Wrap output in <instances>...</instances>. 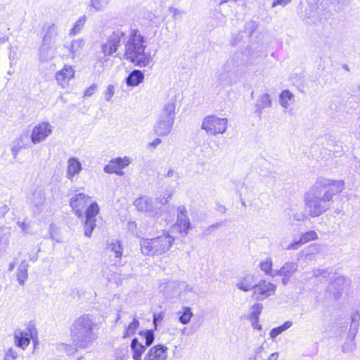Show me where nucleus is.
<instances>
[{
    "label": "nucleus",
    "instance_id": "69168bd1",
    "mask_svg": "<svg viewBox=\"0 0 360 360\" xmlns=\"http://www.w3.org/2000/svg\"><path fill=\"white\" fill-rule=\"evenodd\" d=\"M162 319H163V315L162 314H154L153 323L155 324V328L157 327L158 322L162 321Z\"/></svg>",
    "mask_w": 360,
    "mask_h": 360
},
{
    "label": "nucleus",
    "instance_id": "603ef678",
    "mask_svg": "<svg viewBox=\"0 0 360 360\" xmlns=\"http://www.w3.org/2000/svg\"><path fill=\"white\" fill-rule=\"evenodd\" d=\"M257 25L255 21L250 20L246 23L244 32L250 37L257 29Z\"/></svg>",
    "mask_w": 360,
    "mask_h": 360
},
{
    "label": "nucleus",
    "instance_id": "ea45409f",
    "mask_svg": "<svg viewBox=\"0 0 360 360\" xmlns=\"http://www.w3.org/2000/svg\"><path fill=\"white\" fill-rule=\"evenodd\" d=\"M99 207L96 202L91 203L85 212L86 220L96 221V217L98 214Z\"/></svg>",
    "mask_w": 360,
    "mask_h": 360
},
{
    "label": "nucleus",
    "instance_id": "49530a36",
    "mask_svg": "<svg viewBox=\"0 0 360 360\" xmlns=\"http://www.w3.org/2000/svg\"><path fill=\"white\" fill-rule=\"evenodd\" d=\"M172 195V193L170 191H165L162 195L155 200L156 205L160 204V207H162V205L167 203Z\"/></svg>",
    "mask_w": 360,
    "mask_h": 360
},
{
    "label": "nucleus",
    "instance_id": "7c9ffc66",
    "mask_svg": "<svg viewBox=\"0 0 360 360\" xmlns=\"http://www.w3.org/2000/svg\"><path fill=\"white\" fill-rule=\"evenodd\" d=\"M84 45L85 40L84 39H77L72 41L69 47V51L72 55V58H75L76 56L80 54L81 51Z\"/></svg>",
    "mask_w": 360,
    "mask_h": 360
},
{
    "label": "nucleus",
    "instance_id": "ddd939ff",
    "mask_svg": "<svg viewBox=\"0 0 360 360\" xmlns=\"http://www.w3.org/2000/svg\"><path fill=\"white\" fill-rule=\"evenodd\" d=\"M187 210L184 205L177 207V221L172 227V231H178L181 234L186 235L191 227L190 220L186 214Z\"/></svg>",
    "mask_w": 360,
    "mask_h": 360
},
{
    "label": "nucleus",
    "instance_id": "58836bf2",
    "mask_svg": "<svg viewBox=\"0 0 360 360\" xmlns=\"http://www.w3.org/2000/svg\"><path fill=\"white\" fill-rule=\"evenodd\" d=\"M86 16L82 15L78 18V20L75 22L74 26L69 31L70 36H75L79 33L83 29L86 22Z\"/></svg>",
    "mask_w": 360,
    "mask_h": 360
},
{
    "label": "nucleus",
    "instance_id": "f03ea898",
    "mask_svg": "<svg viewBox=\"0 0 360 360\" xmlns=\"http://www.w3.org/2000/svg\"><path fill=\"white\" fill-rule=\"evenodd\" d=\"M98 325L94 317L83 314L75 319L70 327L73 344L78 348L89 347L98 338Z\"/></svg>",
    "mask_w": 360,
    "mask_h": 360
},
{
    "label": "nucleus",
    "instance_id": "a19ab883",
    "mask_svg": "<svg viewBox=\"0 0 360 360\" xmlns=\"http://www.w3.org/2000/svg\"><path fill=\"white\" fill-rule=\"evenodd\" d=\"M272 266V261L270 258L266 259L259 264V267L262 271L268 276L274 277L276 276V275L274 274L276 269H273Z\"/></svg>",
    "mask_w": 360,
    "mask_h": 360
},
{
    "label": "nucleus",
    "instance_id": "de8ad7c7",
    "mask_svg": "<svg viewBox=\"0 0 360 360\" xmlns=\"http://www.w3.org/2000/svg\"><path fill=\"white\" fill-rule=\"evenodd\" d=\"M139 326V322L137 319H134L133 321L128 326L126 329L124 337L131 336L134 335Z\"/></svg>",
    "mask_w": 360,
    "mask_h": 360
},
{
    "label": "nucleus",
    "instance_id": "774afa93",
    "mask_svg": "<svg viewBox=\"0 0 360 360\" xmlns=\"http://www.w3.org/2000/svg\"><path fill=\"white\" fill-rule=\"evenodd\" d=\"M278 356L279 354L278 352H274L271 354L268 353V360H277Z\"/></svg>",
    "mask_w": 360,
    "mask_h": 360
},
{
    "label": "nucleus",
    "instance_id": "c03bdc74",
    "mask_svg": "<svg viewBox=\"0 0 360 360\" xmlns=\"http://www.w3.org/2000/svg\"><path fill=\"white\" fill-rule=\"evenodd\" d=\"M356 333H350L349 335V340L342 345L343 352H352L356 348V344L354 341Z\"/></svg>",
    "mask_w": 360,
    "mask_h": 360
},
{
    "label": "nucleus",
    "instance_id": "72a5a7b5",
    "mask_svg": "<svg viewBox=\"0 0 360 360\" xmlns=\"http://www.w3.org/2000/svg\"><path fill=\"white\" fill-rule=\"evenodd\" d=\"M28 264L27 262L24 260L22 261L20 264L19 265L18 270H17V278L20 285H24L25 281L27 278L28 274H27V269H28Z\"/></svg>",
    "mask_w": 360,
    "mask_h": 360
},
{
    "label": "nucleus",
    "instance_id": "c756f323",
    "mask_svg": "<svg viewBox=\"0 0 360 360\" xmlns=\"http://www.w3.org/2000/svg\"><path fill=\"white\" fill-rule=\"evenodd\" d=\"M177 315L179 316V321L181 324L186 325L193 316V313L191 307L183 306L181 310L177 312Z\"/></svg>",
    "mask_w": 360,
    "mask_h": 360
},
{
    "label": "nucleus",
    "instance_id": "2f4dec72",
    "mask_svg": "<svg viewBox=\"0 0 360 360\" xmlns=\"http://www.w3.org/2000/svg\"><path fill=\"white\" fill-rule=\"evenodd\" d=\"M122 246L120 241L114 243V266H122L127 262L126 259L123 260L122 258Z\"/></svg>",
    "mask_w": 360,
    "mask_h": 360
},
{
    "label": "nucleus",
    "instance_id": "a211bd4d",
    "mask_svg": "<svg viewBox=\"0 0 360 360\" xmlns=\"http://www.w3.org/2000/svg\"><path fill=\"white\" fill-rule=\"evenodd\" d=\"M168 348L162 345L152 347L145 355L143 360H166Z\"/></svg>",
    "mask_w": 360,
    "mask_h": 360
},
{
    "label": "nucleus",
    "instance_id": "052dcab7",
    "mask_svg": "<svg viewBox=\"0 0 360 360\" xmlns=\"http://www.w3.org/2000/svg\"><path fill=\"white\" fill-rule=\"evenodd\" d=\"M158 119L164 120V121H170L171 123L174 124L175 117H169L168 115L160 113Z\"/></svg>",
    "mask_w": 360,
    "mask_h": 360
},
{
    "label": "nucleus",
    "instance_id": "0eeeda50",
    "mask_svg": "<svg viewBox=\"0 0 360 360\" xmlns=\"http://www.w3.org/2000/svg\"><path fill=\"white\" fill-rule=\"evenodd\" d=\"M258 57V53L246 51L245 52L236 53L229 59L226 65L236 68L238 70H242L244 67L247 68L256 62Z\"/></svg>",
    "mask_w": 360,
    "mask_h": 360
},
{
    "label": "nucleus",
    "instance_id": "6e6552de",
    "mask_svg": "<svg viewBox=\"0 0 360 360\" xmlns=\"http://www.w3.org/2000/svg\"><path fill=\"white\" fill-rule=\"evenodd\" d=\"M134 205L139 211L146 213L149 217L157 218L161 216V207L148 196L143 195L136 199Z\"/></svg>",
    "mask_w": 360,
    "mask_h": 360
},
{
    "label": "nucleus",
    "instance_id": "bf43d9fd",
    "mask_svg": "<svg viewBox=\"0 0 360 360\" xmlns=\"http://www.w3.org/2000/svg\"><path fill=\"white\" fill-rule=\"evenodd\" d=\"M96 90V86L95 84H92L84 92V96H91L94 94Z\"/></svg>",
    "mask_w": 360,
    "mask_h": 360
},
{
    "label": "nucleus",
    "instance_id": "9b49d317",
    "mask_svg": "<svg viewBox=\"0 0 360 360\" xmlns=\"http://www.w3.org/2000/svg\"><path fill=\"white\" fill-rule=\"evenodd\" d=\"M37 331L33 324H29L24 330H17L14 334L15 345L25 349L37 338Z\"/></svg>",
    "mask_w": 360,
    "mask_h": 360
},
{
    "label": "nucleus",
    "instance_id": "393cba45",
    "mask_svg": "<svg viewBox=\"0 0 360 360\" xmlns=\"http://www.w3.org/2000/svg\"><path fill=\"white\" fill-rule=\"evenodd\" d=\"M11 236V229L7 226L0 228V252H5L9 245Z\"/></svg>",
    "mask_w": 360,
    "mask_h": 360
},
{
    "label": "nucleus",
    "instance_id": "cd10ccee",
    "mask_svg": "<svg viewBox=\"0 0 360 360\" xmlns=\"http://www.w3.org/2000/svg\"><path fill=\"white\" fill-rule=\"evenodd\" d=\"M271 106V100L268 94H263L257 98L255 104V112L259 115L262 114L263 109L270 108Z\"/></svg>",
    "mask_w": 360,
    "mask_h": 360
},
{
    "label": "nucleus",
    "instance_id": "8fccbe9b",
    "mask_svg": "<svg viewBox=\"0 0 360 360\" xmlns=\"http://www.w3.org/2000/svg\"><path fill=\"white\" fill-rule=\"evenodd\" d=\"M110 0H91L90 6L96 11L103 10L108 5Z\"/></svg>",
    "mask_w": 360,
    "mask_h": 360
},
{
    "label": "nucleus",
    "instance_id": "39448f33",
    "mask_svg": "<svg viewBox=\"0 0 360 360\" xmlns=\"http://www.w3.org/2000/svg\"><path fill=\"white\" fill-rule=\"evenodd\" d=\"M228 120L214 115L206 116L202 122L201 128L207 134L213 136L223 134L227 128Z\"/></svg>",
    "mask_w": 360,
    "mask_h": 360
},
{
    "label": "nucleus",
    "instance_id": "864d4df0",
    "mask_svg": "<svg viewBox=\"0 0 360 360\" xmlns=\"http://www.w3.org/2000/svg\"><path fill=\"white\" fill-rule=\"evenodd\" d=\"M78 347H76L75 345L74 346L69 345L68 344H60L58 346V348L60 351H63L67 353V354L70 355L73 354Z\"/></svg>",
    "mask_w": 360,
    "mask_h": 360
},
{
    "label": "nucleus",
    "instance_id": "5701e85b",
    "mask_svg": "<svg viewBox=\"0 0 360 360\" xmlns=\"http://www.w3.org/2000/svg\"><path fill=\"white\" fill-rule=\"evenodd\" d=\"M298 265L295 262H286L279 270H275L276 276L290 278L297 270Z\"/></svg>",
    "mask_w": 360,
    "mask_h": 360
},
{
    "label": "nucleus",
    "instance_id": "20e7f679",
    "mask_svg": "<svg viewBox=\"0 0 360 360\" xmlns=\"http://www.w3.org/2000/svg\"><path fill=\"white\" fill-rule=\"evenodd\" d=\"M174 241V238L167 232L151 239H141L140 241L141 250L143 255H162L169 250Z\"/></svg>",
    "mask_w": 360,
    "mask_h": 360
},
{
    "label": "nucleus",
    "instance_id": "680f3d73",
    "mask_svg": "<svg viewBox=\"0 0 360 360\" xmlns=\"http://www.w3.org/2000/svg\"><path fill=\"white\" fill-rule=\"evenodd\" d=\"M112 86L108 85V86L107 88V91L105 93V98L106 101H110L111 99V98L112 96Z\"/></svg>",
    "mask_w": 360,
    "mask_h": 360
},
{
    "label": "nucleus",
    "instance_id": "338daca9",
    "mask_svg": "<svg viewBox=\"0 0 360 360\" xmlns=\"http://www.w3.org/2000/svg\"><path fill=\"white\" fill-rule=\"evenodd\" d=\"M162 142L161 139L159 138H156L153 141L149 143V146L152 148L157 147Z\"/></svg>",
    "mask_w": 360,
    "mask_h": 360
},
{
    "label": "nucleus",
    "instance_id": "9d476101",
    "mask_svg": "<svg viewBox=\"0 0 360 360\" xmlns=\"http://www.w3.org/2000/svg\"><path fill=\"white\" fill-rule=\"evenodd\" d=\"M53 127L49 122L43 121L34 126L30 139L33 144L44 141L53 132Z\"/></svg>",
    "mask_w": 360,
    "mask_h": 360
},
{
    "label": "nucleus",
    "instance_id": "6e6d98bb",
    "mask_svg": "<svg viewBox=\"0 0 360 360\" xmlns=\"http://www.w3.org/2000/svg\"><path fill=\"white\" fill-rule=\"evenodd\" d=\"M102 274L108 281H110L112 278L111 269L108 266H104L101 270Z\"/></svg>",
    "mask_w": 360,
    "mask_h": 360
},
{
    "label": "nucleus",
    "instance_id": "aec40b11",
    "mask_svg": "<svg viewBox=\"0 0 360 360\" xmlns=\"http://www.w3.org/2000/svg\"><path fill=\"white\" fill-rule=\"evenodd\" d=\"M256 283V278L253 274H247L237 279L236 285L243 292L253 290Z\"/></svg>",
    "mask_w": 360,
    "mask_h": 360
},
{
    "label": "nucleus",
    "instance_id": "4468645a",
    "mask_svg": "<svg viewBox=\"0 0 360 360\" xmlns=\"http://www.w3.org/2000/svg\"><path fill=\"white\" fill-rule=\"evenodd\" d=\"M90 196L84 193H75L70 200L72 211L78 217H83V210L90 201Z\"/></svg>",
    "mask_w": 360,
    "mask_h": 360
},
{
    "label": "nucleus",
    "instance_id": "1a4fd4ad",
    "mask_svg": "<svg viewBox=\"0 0 360 360\" xmlns=\"http://www.w3.org/2000/svg\"><path fill=\"white\" fill-rule=\"evenodd\" d=\"M276 290V285L266 280H260L256 282L252 290V297L257 301H263L273 295Z\"/></svg>",
    "mask_w": 360,
    "mask_h": 360
},
{
    "label": "nucleus",
    "instance_id": "c9c22d12",
    "mask_svg": "<svg viewBox=\"0 0 360 360\" xmlns=\"http://www.w3.org/2000/svg\"><path fill=\"white\" fill-rule=\"evenodd\" d=\"M350 281L345 276H338L335 277L333 282L330 283L329 288L331 290L333 288L337 286L338 291L342 290L345 287L349 285Z\"/></svg>",
    "mask_w": 360,
    "mask_h": 360
},
{
    "label": "nucleus",
    "instance_id": "b1692460",
    "mask_svg": "<svg viewBox=\"0 0 360 360\" xmlns=\"http://www.w3.org/2000/svg\"><path fill=\"white\" fill-rule=\"evenodd\" d=\"M172 123L170 121H164L158 119L154 127V131L158 136H167L169 134L173 127Z\"/></svg>",
    "mask_w": 360,
    "mask_h": 360
},
{
    "label": "nucleus",
    "instance_id": "4be33fe9",
    "mask_svg": "<svg viewBox=\"0 0 360 360\" xmlns=\"http://www.w3.org/2000/svg\"><path fill=\"white\" fill-rule=\"evenodd\" d=\"M28 132L25 131L16 137L12 142L11 153L14 158H16L19 152L27 146Z\"/></svg>",
    "mask_w": 360,
    "mask_h": 360
},
{
    "label": "nucleus",
    "instance_id": "f257e3e1",
    "mask_svg": "<svg viewBox=\"0 0 360 360\" xmlns=\"http://www.w3.org/2000/svg\"><path fill=\"white\" fill-rule=\"evenodd\" d=\"M344 188L343 181L318 179L304 196L305 206L309 214L316 217L326 212L333 202V197L340 193Z\"/></svg>",
    "mask_w": 360,
    "mask_h": 360
},
{
    "label": "nucleus",
    "instance_id": "473e14b6",
    "mask_svg": "<svg viewBox=\"0 0 360 360\" xmlns=\"http://www.w3.org/2000/svg\"><path fill=\"white\" fill-rule=\"evenodd\" d=\"M50 45L51 44L43 42V44L40 47L39 58L41 61H48L53 58L54 52Z\"/></svg>",
    "mask_w": 360,
    "mask_h": 360
},
{
    "label": "nucleus",
    "instance_id": "f704fd0d",
    "mask_svg": "<svg viewBox=\"0 0 360 360\" xmlns=\"http://www.w3.org/2000/svg\"><path fill=\"white\" fill-rule=\"evenodd\" d=\"M281 105L287 108L294 103V95L288 90L283 91L279 96Z\"/></svg>",
    "mask_w": 360,
    "mask_h": 360
},
{
    "label": "nucleus",
    "instance_id": "a878e982",
    "mask_svg": "<svg viewBox=\"0 0 360 360\" xmlns=\"http://www.w3.org/2000/svg\"><path fill=\"white\" fill-rule=\"evenodd\" d=\"M131 162V159L129 157L114 158V174L123 176L124 172L123 169L128 167Z\"/></svg>",
    "mask_w": 360,
    "mask_h": 360
},
{
    "label": "nucleus",
    "instance_id": "6ab92c4d",
    "mask_svg": "<svg viewBox=\"0 0 360 360\" xmlns=\"http://www.w3.org/2000/svg\"><path fill=\"white\" fill-rule=\"evenodd\" d=\"M112 54V40L110 36L105 41L101 44V51L97 53L98 60L105 64L110 60Z\"/></svg>",
    "mask_w": 360,
    "mask_h": 360
},
{
    "label": "nucleus",
    "instance_id": "bb28decb",
    "mask_svg": "<svg viewBox=\"0 0 360 360\" xmlns=\"http://www.w3.org/2000/svg\"><path fill=\"white\" fill-rule=\"evenodd\" d=\"M144 79V74L139 70H134L126 78V84L128 86H136Z\"/></svg>",
    "mask_w": 360,
    "mask_h": 360
},
{
    "label": "nucleus",
    "instance_id": "37998d69",
    "mask_svg": "<svg viewBox=\"0 0 360 360\" xmlns=\"http://www.w3.org/2000/svg\"><path fill=\"white\" fill-rule=\"evenodd\" d=\"M263 306L260 303L254 304L250 308V313L248 319H259V317L262 313Z\"/></svg>",
    "mask_w": 360,
    "mask_h": 360
},
{
    "label": "nucleus",
    "instance_id": "423d86ee",
    "mask_svg": "<svg viewBox=\"0 0 360 360\" xmlns=\"http://www.w3.org/2000/svg\"><path fill=\"white\" fill-rule=\"evenodd\" d=\"M139 335L144 340L145 345L140 342L138 338H134L131 342V349L133 352L132 358L134 360H142V354L146 350V346H150L154 341L155 335L153 330L140 331Z\"/></svg>",
    "mask_w": 360,
    "mask_h": 360
},
{
    "label": "nucleus",
    "instance_id": "4d7b16f0",
    "mask_svg": "<svg viewBox=\"0 0 360 360\" xmlns=\"http://www.w3.org/2000/svg\"><path fill=\"white\" fill-rule=\"evenodd\" d=\"M291 1L292 0H274L271 4V8H275L277 6H285Z\"/></svg>",
    "mask_w": 360,
    "mask_h": 360
},
{
    "label": "nucleus",
    "instance_id": "e433bc0d",
    "mask_svg": "<svg viewBox=\"0 0 360 360\" xmlns=\"http://www.w3.org/2000/svg\"><path fill=\"white\" fill-rule=\"evenodd\" d=\"M321 251V245L319 244L313 243L303 249L302 253L306 259H310L311 256L319 254Z\"/></svg>",
    "mask_w": 360,
    "mask_h": 360
},
{
    "label": "nucleus",
    "instance_id": "5fc2aeb1",
    "mask_svg": "<svg viewBox=\"0 0 360 360\" xmlns=\"http://www.w3.org/2000/svg\"><path fill=\"white\" fill-rule=\"evenodd\" d=\"M17 357L18 353L13 348H9L6 352L4 360H15Z\"/></svg>",
    "mask_w": 360,
    "mask_h": 360
},
{
    "label": "nucleus",
    "instance_id": "0e129e2a",
    "mask_svg": "<svg viewBox=\"0 0 360 360\" xmlns=\"http://www.w3.org/2000/svg\"><path fill=\"white\" fill-rule=\"evenodd\" d=\"M252 326L254 328L261 330L262 329V325L259 323V319H250Z\"/></svg>",
    "mask_w": 360,
    "mask_h": 360
},
{
    "label": "nucleus",
    "instance_id": "4c0bfd02",
    "mask_svg": "<svg viewBox=\"0 0 360 360\" xmlns=\"http://www.w3.org/2000/svg\"><path fill=\"white\" fill-rule=\"evenodd\" d=\"M292 326V321H286L282 325L275 327L270 330L269 335L271 339H275L278 335L289 329Z\"/></svg>",
    "mask_w": 360,
    "mask_h": 360
},
{
    "label": "nucleus",
    "instance_id": "f8f14e48",
    "mask_svg": "<svg viewBox=\"0 0 360 360\" xmlns=\"http://www.w3.org/2000/svg\"><path fill=\"white\" fill-rule=\"evenodd\" d=\"M165 288V295L170 297H180L182 293L192 292L193 289L191 285L184 281H168Z\"/></svg>",
    "mask_w": 360,
    "mask_h": 360
},
{
    "label": "nucleus",
    "instance_id": "09e8293b",
    "mask_svg": "<svg viewBox=\"0 0 360 360\" xmlns=\"http://www.w3.org/2000/svg\"><path fill=\"white\" fill-rule=\"evenodd\" d=\"M360 319V314L358 311L354 312L351 316V329L350 333H356L357 331L358 322Z\"/></svg>",
    "mask_w": 360,
    "mask_h": 360
},
{
    "label": "nucleus",
    "instance_id": "dca6fc26",
    "mask_svg": "<svg viewBox=\"0 0 360 360\" xmlns=\"http://www.w3.org/2000/svg\"><path fill=\"white\" fill-rule=\"evenodd\" d=\"M82 170V165L77 158H70L67 161L66 177L71 181L77 179Z\"/></svg>",
    "mask_w": 360,
    "mask_h": 360
},
{
    "label": "nucleus",
    "instance_id": "f3484780",
    "mask_svg": "<svg viewBox=\"0 0 360 360\" xmlns=\"http://www.w3.org/2000/svg\"><path fill=\"white\" fill-rule=\"evenodd\" d=\"M319 237L316 232H315L314 231H309L307 232L302 233L300 236L299 240H294L286 246H285L283 244V243H281V245H282L283 248L286 250H297L300 245L311 240H316Z\"/></svg>",
    "mask_w": 360,
    "mask_h": 360
},
{
    "label": "nucleus",
    "instance_id": "2eb2a0df",
    "mask_svg": "<svg viewBox=\"0 0 360 360\" xmlns=\"http://www.w3.org/2000/svg\"><path fill=\"white\" fill-rule=\"evenodd\" d=\"M75 72V68L72 65H65L55 75L57 84L63 89L67 88L70 85V80L74 78Z\"/></svg>",
    "mask_w": 360,
    "mask_h": 360
},
{
    "label": "nucleus",
    "instance_id": "13d9d810",
    "mask_svg": "<svg viewBox=\"0 0 360 360\" xmlns=\"http://www.w3.org/2000/svg\"><path fill=\"white\" fill-rule=\"evenodd\" d=\"M313 275L315 277H319L322 276L323 278H326V276L328 275V270H323V269H314L313 271Z\"/></svg>",
    "mask_w": 360,
    "mask_h": 360
},
{
    "label": "nucleus",
    "instance_id": "c85d7f7f",
    "mask_svg": "<svg viewBox=\"0 0 360 360\" xmlns=\"http://www.w3.org/2000/svg\"><path fill=\"white\" fill-rule=\"evenodd\" d=\"M176 98L174 96L169 98L164 104L160 113L168 115L169 117H176Z\"/></svg>",
    "mask_w": 360,
    "mask_h": 360
},
{
    "label": "nucleus",
    "instance_id": "412c9836",
    "mask_svg": "<svg viewBox=\"0 0 360 360\" xmlns=\"http://www.w3.org/2000/svg\"><path fill=\"white\" fill-rule=\"evenodd\" d=\"M59 37V30L56 24L51 23L44 27L43 42L47 44H53L58 41Z\"/></svg>",
    "mask_w": 360,
    "mask_h": 360
},
{
    "label": "nucleus",
    "instance_id": "79ce46f5",
    "mask_svg": "<svg viewBox=\"0 0 360 360\" xmlns=\"http://www.w3.org/2000/svg\"><path fill=\"white\" fill-rule=\"evenodd\" d=\"M18 226L20 229L23 235L33 234L31 222L27 219L18 220L16 222Z\"/></svg>",
    "mask_w": 360,
    "mask_h": 360
},
{
    "label": "nucleus",
    "instance_id": "a18cd8bd",
    "mask_svg": "<svg viewBox=\"0 0 360 360\" xmlns=\"http://www.w3.org/2000/svg\"><path fill=\"white\" fill-rule=\"evenodd\" d=\"M254 360H268V352L264 345H261L255 352Z\"/></svg>",
    "mask_w": 360,
    "mask_h": 360
},
{
    "label": "nucleus",
    "instance_id": "3c124183",
    "mask_svg": "<svg viewBox=\"0 0 360 360\" xmlns=\"http://www.w3.org/2000/svg\"><path fill=\"white\" fill-rule=\"evenodd\" d=\"M95 226H96V221L85 219V221L84 224V235L86 237H90Z\"/></svg>",
    "mask_w": 360,
    "mask_h": 360
},
{
    "label": "nucleus",
    "instance_id": "e2e57ef3",
    "mask_svg": "<svg viewBox=\"0 0 360 360\" xmlns=\"http://www.w3.org/2000/svg\"><path fill=\"white\" fill-rule=\"evenodd\" d=\"M9 211V207L7 205L0 206V216L4 217Z\"/></svg>",
    "mask_w": 360,
    "mask_h": 360
},
{
    "label": "nucleus",
    "instance_id": "7ed1b4c3",
    "mask_svg": "<svg viewBox=\"0 0 360 360\" xmlns=\"http://www.w3.org/2000/svg\"><path fill=\"white\" fill-rule=\"evenodd\" d=\"M145 37L138 30H132L125 44L124 57L139 68L152 67L153 57L146 52Z\"/></svg>",
    "mask_w": 360,
    "mask_h": 360
}]
</instances>
